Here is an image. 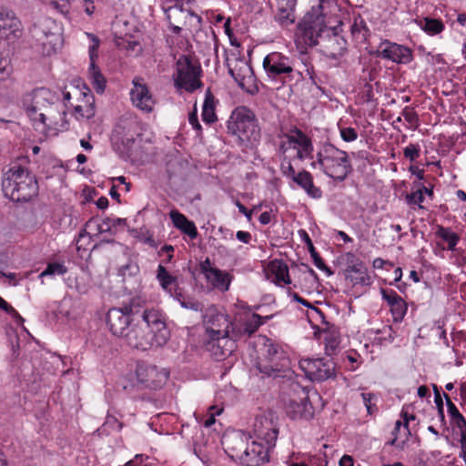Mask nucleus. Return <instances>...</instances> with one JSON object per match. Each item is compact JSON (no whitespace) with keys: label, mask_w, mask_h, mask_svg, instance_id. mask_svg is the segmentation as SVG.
<instances>
[{"label":"nucleus","mask_w":466,"mask_h":466,"mask_svg":"<svg viewBox=\"0 0 466 466\" xmlns=\"http://www.w3.org/2000/svg\"><path fill=\"white\" fill-rule=\"evenodd\" d=\"M402 116L408 123H410L411 125L415 124L419 121V116H418L417 113L413 109H411L408 106H406L403 109Z\"/></svg>","instance_id":"59"},{"label":"nucleus","mask_w":466,"mask_h":466,"mask_svg":"<svg viewBox=\"0 0 466 466\" xmlns=\"http://www.w3.org/2000/svg\"><path fill=\"white\" fill-rule=\"evenodd\" d=\"M408 307L406 302L401 298L399 301L390 307V311L395 321H401L406 315Z\"/></svg>","instance_id":"42"},{"label":"nucleus","mask_w":466,"mask_h":466,"mask_svg":"<svg viewBox=\"0 0 466 466\" xmlns=\"http://www.w3.org/2000/svg\"><path fill=\"white\" fill-rule=\"evenodd\" d=\"M0 309L5 310L7 314L11 315L17 323H23L24 319L19 315V313L9 305L2 297H0Z\"/></svg>","instance_id":"49"},{"label":"nucleus","mask_w":466,"mask_h":466,"mask_svg":"<svg viewBox=\"0 0 466 466\" xmlns=\"http://www.w3.org/2000/svg\"><path fill=\"white\" fill-rule=\"evenodd\" d=\"M347 267L344 270L346 279L353 285L368 286L370 285V277L363 262L351 252L344 256Z\"/></svg>","instance_id":"13"},{"label":"nucleus","mask_w":466,"mask_h":466,"mask_svg":"<svg viewBox=\"0 0 466 466\" xmlns=\"http://www.w3.org/2000/svg\"><path fill=\"white\" fill-rule=\"evenodd\" d=\"M57 96L47 88H36L27 93L23 99V106L30 119L40 123V114L46 113L50 103L56 102Z\"/></svg>","instance_id":"8"},{"label":"nucleus","mask_w":466,"mask_h":466,"mask_svg":"<svg viewBox=\"0 0 466 466\" xmlns=\"http://www.w3.org/2000/svg\"><path fill=\"white\" fill-rule=\"evenodd\" d=\"M146 319L129 320L119 309H109L106 323L110 331L133 349L147 350L153 347H162L169 339V330L164 315L151 313Z\"/></svg>","instance_id":"1"},{"label":"nucleus","mask_w":466,"mask_h":466,"mask_svg":"<svg viewBox=\"0 0 466 466\" xmlns=\"http://www.w3.org/2000/svg\"><path fill=\"white\" fill-rule=\"evenodd\" d=\"M326 333V336L324 337V340H325V350H326V353L330 356L332 354L335 353L337 348L339 347V339L337 335L333 334V333Z\"/></svg>","instance_id":"44"},{"label":"nucleus","mask_w":466,"mask_h":466,"mask_svg":"<svg viewBox=\"0 0 466 466\" xmlns=\"http://www.w3.org/2000/svg\"><path fill=\"white\" fill-rule=\"evenodd\" d=\"M436 236L445 241L448 244L447 249L453 251L458 242L460 241V236L453 232L451 228H445L443 226H438L436 230Z\"/></svg>","instance_id":"35"},{"label":"nucleus","mask_w":466,"mask_h":466,"mask_svg":"<svg viewBox=\"0 0 466 466\" xmlns=\"http://www.w3.org/2000/svg\"><path fill=\"white\" fill-rule=\"evenodd\" d=\"M248 437L241 431L234 432L224 437L223 443L227 445L228 451L232 452L231 456L239 457L247 447Z\"/></svg>","instance_id":"28"},{"label":"nucleus","mask_w":466,"mask_h":466,"mask_svg":"<svg viewBox=\"0 0 466 466\" xmlns=\"http://www.w3.org/2000/svg\"><path fill=\"white\" fill-rule=\"evenodd\" d=\"M236 206L238 208V211L242 213L248 221L251 220L252 218V210H248L240 201H236Z\"/></svg>","instance_id":"63"},{"label":"nucleus","mask_w":466,"mask_h":466,"mask_svg":"<svg viewBox=\"0 0 466 466\" xmlns=\"http://www.w3.org/2000/svg\"><path fill=\"white\" fill-rule=\"evenodd\" d=\"M132 85L133 87L129 92L132 105L144 113H151L154 110L156 100L149 87L144 83L143 78L138 76L132 80Z\"/></svg>","instance_id":"12"},{"label":"nucleus","mask_w":466,"mask_h":466,"mask_svg":"<svg viewBox=\"0 0 466 466\" xmlns=\"http://www.w3.org/2000/svg\"><path fill=\"white\" fill-rule=\"evenodd\" d=\"M157 279L161 287L168 293H171L172 287L177 282V278L170 275L163 265H158L157 267Z\"/></svg>","instance_id":"37"},{"label":"nucleus","mask_w":466,"mask_h":466,"mask_svg":"<svg viewBox=\"0 0 466 466\" xmlns=\"http://www.w3.org/2000/svg\"><path fill=\"white\" fill-rule=\"evenodd\" d=\"M188 122L192 127L197 131V135L200 136L202 133V127L198 118L197 106H194V110L188 116Z\"/></svg>","instance_id":"57"},{"label":"nucleus","mask_w":466,"mask_h":466,"mask_svg":"<svg viewBox=\"0 0 466 466\" xmlns=\"http://www.w3.org/2000/svg\"><path fill=\"white\" fill-rule=\"evenodd\" d=\"M180 305L182 308L193 311H201L203 308L202 304L199 301L188 296L186 297V299L182 301Z\"/></svg>","instance_id":"51"},{"label":"nucleus","mask_w":466,"mask_h":466,"mask_svg":"<svg viewBox=\"0 0 466 466\" xmlns=\"http://www.w3.org/2000/svg\"><path fill=\"white\" fill-rule=\"evenodd\" d=\"M138 270V267L136 263L129 262L126 265H123L119 268V272L125 276L127 272L129 275L136 274V272Z\"/></svg>","instance_id":"61"},{"label":"nucleus","mask_w":466,"mask_h":466,"mask_svg":"<svg viewBox=\"0 0 466 466\" xmlns=\"http://www.w3.org/2000/svg\"><path fill=\"white\" fill-rule=\"evenodd\" d=\"M169 218L175 228L187 235L191 239L197 238L198 233L194 222L189 220L184 214L177 209H172L169 212Z\"/></svg>","instance_id":"27"},{"label":"nucleus","mask_w":466,"mask_h":466,"mask_svg":"<svg viewBox=\"0 0 466 466\" xmlns=\"http://www.w3.org/2000/svg\"><path fill=\"white\" fill-rule=\"evenodd\" d=\"M313 168L319 167L326 176L342 182L353 171L346 151L325 143L317 153V159L311 163Z\"/></svg>","instance_id":"4"},{"label":"nucleus","mask_w":466,"mask_h":466,"mask_svg":"<svg viewBox=\"0 0 466 466\" xmlns=\"http://www.w3.org/2000/svg\"><path fill=\"white\" fill-rule=\"evenodd\" d=\"M303 396L298 400L292 399L287 406V414L292 419L309 420L313 417L314 410L309 401V393L302 390Z\"/></svg>","instance_id":"24"},{"label":"nucleus","mask_w":466,"mask_h":466,"mask_svg":"<svg viewBox=\"0 0 466 466\" xmlns=\"http://www.w3.org/2000/svg\"><path fill=\"white\" fill-rule=\"evenodd\" d=\"M111 309H119L126 316L128 317L129 320H140L146 319V316L151 313H156L157 315H164L160 310L156 309L154 308L147 307V299L141 297L132 298L128 304L124 305L121 308H112Z\"/></svg>","instance_id":"22"},{"label":"nucleus","mask_w":466,"mask_h":466,"mask_svg":"<svg viewBox=\"0 0 466 466\" xmlns=\"http://www.w3.org/2000/svg\"><path fill=\"white\" fill-rule=\"evenodd\" d=\"M88 36L92 39V45L89 46V58H90V66L88 69L89 79L91 84L97 94H103L106 86V80L105 76L102 75L98 66L95 64V59L97 57V49L99 46L98 38L92 35L88 34Z\"/></svg>","instance_id":"19"},{"label":"nucleus","mask_w":466,"mask_h":466,"mask_svg":"<svg viewBox=\"0 0 466 466\" xmlns=\"http://www.w3.org/2000/svg\"><path fill=\"white\" fill-rule=\"evenodd\" d=\"M289 146L292 144L303 148L306 156H310L313 151V145L311 139L304 134L300 129L294 127L290 135L286 136Z\"/></svg>","instance_id":"31"},{"label":"nucleus","mask_w":466,"mask_h":466,"mask_svg":"<svg viewBox=\"0 0 466 466\" xmlns=\"http://www.w3.org/2000/svg\"><path fill=\"white\" fill-rule=\"evenodd\" d=\"M236 238L240 241V242H243L245 244H248L250 243L251 239H252V236L249 232L248 231H242V230H238L237 233H236Z\"/></svg>","instance_id":"62"},{"label":"nucleus","mask_w":466,"mask_h":466,"mask_svg":"<svg viewBox=\"0 0 466 466\" xmlns=\"http://www.w3.org/2000/svg\"><path fill=\"white\" fill-rule=\"evenodd\" d=\"M177 76L175 85L178 88L192 93L202 86L199 80L201 67L188 57L181 56L177 62Z\"/></svg>","instance_id":"9"},{"label":"nucleus","mask_w":466,"mask_h":466,"mask_svg":"<svg viewBox=\"0 0 466 466\" xmlns=\"http://www.w3.org/2000/svg\"><path fill=\"white\" fill-rule=\"evenodd\" d=\"M288 294L289 297L292 298V299L294 301H297V302L300 303L301 305H303L309 309H311L316 314H318L319 316L320 319H324V314L319 309L311 305L308 300L301 298L298 293L292 292L290 289H289Z\"/></svg>","instance_id":"47"},{"label":"nucleus","mask_w":466,"mask_h":466,"mask_svg":"<svg viewBox=\"0 0 466 466\" xmlns=\"http://www.w3.org/2000/svg\"><path fill=\"white\" fill-rule=\"evenodd\" d=\"M450 423L453 428L459 431L460 434L466 433V420L462 414L451 419Z\"/></svg>","instance_id":"55"},{"label":"nucleus","mask_w":466,"mask_h":466,"mask_svg":"<svg viewBox=\"0 0 466 466\" xmlns=\"http://www.w3.org/2000/svg\"><path fill=\"white\" fill-rule=\"evenodd\" d=\"M57 25L56 21L51 18H43L33 25L32 35L43 46L56 44L59 35L56 32Z\"/></svg>","instance_id":"21"},{"label":"nucleus","mask_w":466,"mask_h":466,"mask_svg":"<svg viewBox=\"0 0 466 466\" xmlns=\"http://www.w3.org/2000/svg\"><path fill=\"white\" fill-rule=\"evenodd\" d=\"M207 279L217 289L227 291L230 285V276L218 268H208Z\"/></svg>","instance_id":"32"},{"label":"nucleus","mask_w":466,"mask_h":466,"mask_svg":"<svg viewBox=\"0 0 466 466\" xmlns=\"http://www.w3.org/2000/svg\"><path fill=\"white\" fill-rule=\"evenodd\" d=\"M423 200V191L420 188L407 196V202L409 204H418L420 208H423V207L420 205Z\"/></svg>","instance_id":"53"},{"label":"nucleus","mask_w":466,"mask_h":466,"mask_svg":"<svg viewBox=\"0 0 466 466\" xmlns=\"http://www.w3.org/2000/svg\"><path fill=\"white\" fill-rule=\"evenodd\" d=\"M176 300H177L179 302V304L182 303V301H184L186 299V297L183 293H182V290L181 289L176 287L173 290V289H171V293H169Z\"/></svg>","instance_id":"64"},{"label":"nucleus","mask_w":466,"mask_h":466,"mask_svg":"<svg viewBox=\"0 0 466 466\" xmlns=\"http://www.w3.org/2000/svg\"><path fill=\"white\" fill-rule=\"evenodd\" d=\"M263 323V318L257 313H253L252 316L243 324L242 332L248 337H250Z\"/></svg>","instance_id":"38"},{"label":"nucleus","mask_w":466,"mask_h":466,"mask_svg":"<svg viewBox=\"0 0 466 466\" xmlns=\"http://www.w3.org/2000/svg\"><path fill=\"white\" fill-rule=\"evenodd\" d=\"M47 5L61 14H66L68 12L69 3L68 0H60V2L51 0L47 3Z\"/></svg>","instance_id":"54"},{"label":"nucleus","mask_w":466,"mask_h":466,"mask_svg":"<svg viewBox=\"0 0 466 466\" xmlns=\"http://www.w3.org/2000/svg\"><path fill=\"white\" fill-rule=\"evenodd\" d=\"M350 31L353 38L359 43L365 42L370 33V29L367 26L366 22L360 16L354 19V22L350 26Z\"/></svg>","instance_id":"36"},{"label":"nucleus","mask_w":466,"mask_h":466,"mask_svg":"<svg viewBox=\"0 0 466 466\" xmlns=\"http://www.w3.org/2000/svg\"><path fill=\"white\" fill-rule=\"evenodd\" d=\"M228 134L239 146L250 147L260 138V128L254 113L246 106L235 108L227 121Z\"/></svg>","instance_id":"5"},{"label":"nucleus","mask_w":466,"mask_h":466,"mask_svg":"<svg viewBox=\"0 0 466 466\" xmlns=\"http://www.w3.org/2000/svg\"><path fill=\"white\" fill-rule=\"evenodd\" d=\"M262 66L268 79L277 89L295 80V62L282 53H269L264 57Z\"/></svg>","instance_id":"6"},{"label":"nucleus","mask_w":466,"mask_h":466,"mask_svg":"<svg viewBox=\"0 0 466 466\" xmlns=\"http://www.w3.org/2000/svg\"><path fill=\"white\" fill-rule=\"evenodd\" d=\"M138 382L150 390L160 389L167 380L169 373L153 365H139L137 369Z\"/></svg>","instance_id":"15"},{"label":"nucleus","mask_w":466,"mask_h":466,"mask_svg":"<svg viewBox=\"0 0 466 466\" xmlns=\"http://www.w3.org/2000/svg\"><path fill=\"white\" fill-rule=\"evenodd\" d=\"M204 322L207 326V333L208 338L218 337L229 334V327L231 325L228 316L218 312L215 309H210L204 316Z\"/></svg>","instance_id":"20"},{"label":"nucleus","mask_w":466,"mask_h":466,"mask_svg":"<svg viewBox=\"0 0 466 466\" xmlns=\"http://www.w3.org/2000/svg\"><path fill=\"white\" fill-rule=\"evenodd\" d=\"M272 449L268 448V445H266L264 441H253L247 445L240 459L247 466H258L268 461L269 451Z\"/></svg>","instance_id":"17"},{"label":"nucleus","mask_w":466,"mask_h":466,"mask_svg":"<svg viewBox=\"0 0 466 466\" xmlns=\"http://www.w3.org/2000/svg\"><path fill=\"white\" fill-rule=\"evenodd\" d=\"M361 398L363 402L367 408V410L370 414L373 413V407L375 404L372 402L373 399H375V395L372 393H361Z\"/></svg>","instance_id":"60"},{"label":"nucleus","mask_w":466,"mask_h":466,"mask_svg":"<svg viewBox=\"0 0 466 466\" xmlns=\"http://www.w3.org/2000/svg\"><path fill=\"white\" fill-rule=\"evenodd\" d=\"M291 181L303 189L309 198L319 199L322 197V191L319 187L315 186L313 176L310 172L301 170L298 172Z\"/></svg>","instance_id":"26"},{"label":"nucleus","mask_w":466,"mask_h":466,"mask_svg":"<svg viewBox=\"0 0 466 466\" xmlns=\"http://www.w3.org/2000/svg\"><path fill=\"white\" fill-rule=\"evenodd\" d=\"M139 123L136 116L132 115L122 116L116 122L113 134L124 142H134L136 137L140 135Z\"/></svg>","instance_id":"18"},{"label":"nucleus","mask_w":466,"mask_h":466,"mask_svg":"<svg viewBox=\"0 0 466 466\" xmlns=\"http://www.w3.org/2000/svg\"><path fill=\"white\" fill-rule=\"evenodd\" d=\"M127 225L126 218H105L101 223H98L94 218H90L86 226L88 228L95 227L98 233L109 232L115 234V230L118 227H125Z\"/></svg>","instance_id":"30"},{"label":"nucleus","mask_w":466,"mask_h":466,"mask_svg":"<svg viewBox=\"0 0 466 466\" xmlns=\"http://www.w3.org/2000/svg\"><path fill=\"white\" fill-rule=\"evenodd\" d=\"M217 100L211 91L208 89L205 94V100L202 108V119L206 124H212L218 120L216 115Z\"/></svg>","instance_id":"33"},{"label":"nucleus","mask_w":466,"mask_h":466,"mask_svg":"<svg viewBox=\"0 0 466 466\" xmlns=\"http://www.w3.org/2000/svg\"><path fill=\"white\" fill-rule=\"evenodd\" d=\"M66 117V110L64 107L62 108L57 99L56 102L50 103V107H47L46 113L40 114V124L44 127L59 126L61 128L66 129L68 124Z\"/></svg>","instance_id":"25"},{"label":"nucleus","mask_w":466,"mask_h":466,"mask_svg":"<svg viewBox=\"0 0 466 466\" xmlns=\"http://www.w3.org/2000/svg\"><path fill=\"white\" fill-rule=\"evenodd\" d=\"M207 350L218 360L230 356L236 349L235 340L228 335L210 337L206 343Z\"/></svg>","instance_id":"23"},{"label":"nucleus","mask_w":466,"mask_h":466,"mask_svg":"<svg viewBox=\"0 0 466 466\" xmlns=\"http://www.w3.org/2000/svg\"><path fill=\"white\" fill-rule=\"evenodd\" d=\"M423 29L430 35H437L444 29V25L440 20L425 18Z\"/></svg>","instance_id":"43"},{"label":"nucleus","mask_w":466,"mask_h":466,"mask_svg":"<svg viewBox=\"0 0 466 466\" xmlns=\"http://www.w3.org/2000/svg\"><path fill=\"white\" fill-rule=\"evenodd\" d=\"M300 237L302 238V239L304 240V242L306 243V245L308 246V249L310 253V256L313 259V262H314V265H318V263L320 265V259H322L320 258V256L319 255V253L316 251L314 246H313V243L310 239V238L309 237L308 233L301 229L299 231Z\"/></svg>","instance_id":"45"},{"label":"nucleus","mask_w":466,"mask_h":466,"mask_svg":"<svg viewBox=\"0 0 466 466\" xmlns=\"http://www.w3.org/2000/svg\"><path fill=\"white\" fill-rule=\"evenodd\" d=\"M22 34V24L13 10L0 6V42L15 41Z\"/></svg>","instance_id":"14"},{"label":"nucleus","mask_w":466,"mask_h":466,"mask_svg":"<svg viewBox=\"0 0 466 466\" xmlns=\"http://www.w3.org/2000/svg\"><path fill=\"white\" fill-rule=\"evenodd\" d=\"M296 3L297 0H287L285 3H279L278 20L281 25H289L294 22Z\"/></svg>","instance_id":"34"},{"label":"nucleus","mask_w":466,"mask_h":466,"mask_svg":"<svg viewBox=\"0 0 466 466\" xmlns=\"http://www.w3.org/2000/svg\"><path fill=\"white\" fill-rule=\"evenodd\" d=\"M289 360L285 352L271 342L264 345L263 359L256 365L257 370L263 377H281V373L289 370Z\"/></svg>","instance_id":"7"},{"label":"nucleus","mask_w":466,"mask_h":466,"mask_svg":"<svg viewBox=\"0 0 466 466\" xmlns=\"http://www.w3.org/2000/svg\"><path fill=\"white\" fill-rule=\"evenodd\" d=\"M12 73L13 66L10 56L0 53V82L9 79Z\"/></svg>","instance_id":"40"},{"label":"nucleus","mask_w":466,"mask_h":466,"mask_svg":"<svg viewBox=\"0 0 466 466\" xmlns=\"http://www.w3.org/2000/svg\"><path fill=\"white\" fill-rule=\"evenodd\" d=\"M240 70L243 72V75L236 73L235 69L232 68H230L228 72L235 79V81L238 84V86L243 87L245 85L244 80L246 78V76L248 75V76H251L252 69L249 66L244 65L243 67L240 68Z\"/></svg>","instance_id":"46"},{"label":"nucleus","mask_w":466,"mask_h":466,"mask_svg":"<svg viewBox=\"0 0 466 466\" xmlns=\"http://www.w3.org/2000/svg\"><path fill=\"white\" fill-rule=\"evenodd\" d=\"M269 273L272 277L271 281L279 286L282 284H289L291 282L289 275V268L287 264L281 260H272L268 266Z\"/></svg>","instance_id":"29"},{"label":"nucleus","mask_w":466,"mask_h":466,"mask_svg":"<svg viewBox=\"0 0 466 466\" xmlns=\"http://www.w3.org/2000/svg\"><path fill=\"white\" fill-rule=\"evenodd\" d=\"M299 364L306 377L312 381L321 382L336 376V364L331 359H302Z\"/></svg>","instance_id":"10"},{"label":"nucleus","mask_w":466,"mask_h":466,"mask_svg":"<svg viewBox=\"0 0 466 466\" xmlns=\"http://www.w3.org/2000/svg\"><path fill=\"white\" fill-rule=\"evenodd\" d=\"M337 7V0H319V4L316 6H312L309 12H312L311 15H315L316 19L319 21L320 18V12L322 10H332Z\"/></svg>","instance_id":"41"},{"label":"nucleus","mask_w":466,"mask_h":466,"mask_svg":"<svg viewBox=\"0 0 466 466\" xmlns=\"http://www.w3.org/2000/svg\"><path fill=\"white\" fill-rule=\"evenodd\" d=\"M2 187L5 196L15 202H27L38 192L35 175L18 163L4 173Z\"/></svg>","instance_id":"3"},{"label":"nucleus","mask_w":466,"mask_h":466,"mask_svg":"<svg viewBox=\"0 0 466 466\" xmlns=\"http://www.w3.org/2000/svg\"><path fill=\"white\" fill-rule=\"evenodd\" d=\"M280 171H281V174L284 177H286L288 179H289L290 181L298 174L295 171L291 162L289 159H287L286 157L282 160V162L280 164Z\"/></svg>","instance_id":"48"},{"label":"nucleus","mask_w":466,"mask_h":466,"mask_svg":"<svg viewBox=\"0 0 466 466\" xmlns=\"http://www.w3.org/2000/svg\"><path fill=\"white\" fill-rule=\"evenodd\" d=\"M443 397L446 400V405H447V409H448V414L450 416V420L451 419H453L457 416H460L461 415V413L460 412V410L457 409V407L455 406V404L451 401V398L449 397L448 394L446 393H443Z\"/></svg>","instance_id":"58"},{"label":"nucleus","mask_w":466,"mask_h":466,"mask_svg":"<svg viewBox=\"0 0 466 466\" xmlns=\"http://www.w3.org/2000/svg\"><path fill=\"white\" fill-rule=\"evenodd\" d=\"M67 272V268L63 262L48 263L46 269L42 271L39 278L62 276Z\"/></svg>","instance_id":"39"},{"label":"nucleus","mask_w":466,"mask_h":466,"mask_svg":"<svg viewBox=\"0 0 466 466\" xmlns=\"http://www.w3.org/2000/svg\"><path fill=\"white\" fill-rule=\"evenodd\" d=\"M381 295L382 299L387 301L390 307H391L393 304H395L397 301H399L401 297L399 296L394 290L392 289H381Z\"/></svg>","instance_id":"52"},{"label":"nucleus","mask_w":466,"mask_h":466,"mask_svg":"<svg viewBox=\"0 0 466 466\" xmlns=\"http://www.w3.org/2000/svg\"><path fill=\"white\" fill-rule=\"evenodd\" d=\"M377 53L378 56L397 64H409L413 57L410 48L390 41L382 42Z\"/></svg>","instance_id":"16"},{"label":"nucleus","mask_w":466,"mask_h":466,"mask_svg":"<svg viewBox=\"0 0 466 466\" xmlns=\"http://www.w3.org/2000/svg\"><path fill=\"white\" fill-rule=\"evenodd\" d=\"M278 418L268 411L255 418L253 431L257 440L264 441L268 448H274L279 434Z\"/></svg>","instance_id":"11"},{"label":"nucleus","mask_w":466,"mask_h":466,"mask_svg":"<svg viewBox=\"0 0 466 466\" xmlns=\"http://www.w3.org/2000/svg\"><path fill=\"white\" fill-rule=\"evenodd\" d=\"M331 10H322L319 21L312 12H308L299 24V37L305 45L312 47L319 45L326 56L337 59L347 51V41L336 28L325 25V16Z\"/></svg>","instance_id":"2"},{"label":"nucleus","mask_w":466,"mask_h":466,"mask_svg":"<svg viewBox=\"0 0 466 466\" xmlns=\"http://www.w3.org/2000/svg\"><path fill=\"white\" fill-rule=\"evenodd\" d=\"M420 154V147L416 144H410L403 149V155L410 161H415Z\"/></svg>","instance_id":"50"},{"label":"nucleus","mask_w":466,"mask_h":466,"mask_svg":"<svg viewBox=\"0 0 466 466\" xmlns=\"http://www.w3.org/2000/svg\"><path fill=\"white\" fill-rule=\"evenodd\" d=\"M340 137L345 142L355 141L358 137L357 131L352 127H342L339 129Z\"/></svg>","instance_id":"56"}]
</instances>
